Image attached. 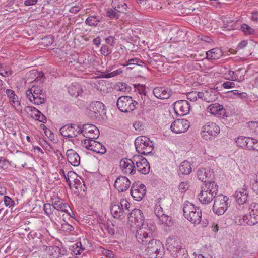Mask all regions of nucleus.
Here are the masks:
<instances>
[{"label": "nucleus", "mask_w": 258, "mask_h": 258, "mask_svg": "<svg viewBox=\"0 0 258 258\" xmlns=\"http://www.w3.org/2000/svg\"><path fill=\"white\" fill-rule=\"evenodd\" d=\"M102 20V17L100 16L92 15L88 17L86 20V23L90 26H96Z\"/></svg>", "instance_id": "nucleus-42"}, {"label": "nucleus", "mask_w": 258, "mask_h": 258, "mask_svg": "<svg viewBox=\"0 0 258 258\" xmlns=\"http://www.w3.org/2000/svg\"><path fill=\"white\" fill-rule=\"evenodd\" d=\"M134 160L128 158H124L120 161V169L125 175H133L136 173V167Z\"/></svg>", "instance_id": "nucleus-15"}, {"label": "nucleus", "mask_w": 258, "mask_h": 258, "mask_svg": "<svg viewBox=\"0 0 258 258\" xmlns=\"http://www.w3.org/2000/svg\"><path fill=\"white\" fill-rule=\"evenodd\" d=\"M134 160L136 164V169L138 172L143 174H147L149 172L150 165L145 158L141 156H135Z\"/></svg>", "instance_id": "nucleus-16"}, {"label": "nucleus", "mask_w": 258, "mask_h": 258, "mask_svg": "<svg viewBox=\"0 0 258 258\" xmlns=\"http://www.w3.org/2000/svg\"><path fill=\"white\" fill-rule=\"evenodd\" d=\"M68 161L74 166H78L80 163V157L79 154L73 149H68L66 152Z\"/></svg>", "instance_id": "nucleus-26"}, {"label": "nucleus", "mask_w": 258, "mask_h": 258, "mask_svg": "<svg viewBox=\"0 0 258 258\" xmlns=\"http://www.w3.org/2000/svg\"><path fill=\"white\" fill-rule=\"evenodd\" d=\"M54 207L55 210V214L56 215L57 218L59 217L57 215L59 214V212H64L68 215H70L69 211L70 209L69 206L67 204L63 203V201L56 203Z\"/></svg>", "instance_id": "nucleus-31"}, {"label": "nucleus", "mask_w": 258, "mask_h": 258, "mask_svg": "<svg viewBox=\"0 0 258 258\" xmlns=\"http://www.w3.org/2000/svg\"><path fill=\"white\" fill-rule=\"evenodd\" d=\"M12 71L9 67L4 65L0 64V75L4 77H7L12 74Z\"/></svg>", "instance_id": "nucleus-47"}, {"label": "nucleus", "mask_w": 258, "mask_h": 258, "mask_svg": "<svg viewBox=\"0 0 258 258\" xmlns=\"http://www.w3.org/2000/svg\"><path fill=\"white\" fill-rule=\"evenodd\" d=\"M43 210L45 213L52 220H57L56 215L55 214L54 206L49 203L44 205Z\"/></svg>", "instance_id": "nucleus-34"}, {"label": "nucleus", "mask_w": 258, "mask_h": 258, "mask_svg": "<svg viewBox=\"0 0 258 258\" xmlns=\"http://www.w3.org/2000/svg\"><path fill=\"white\" fill-rule=\"evenodd\" d=\"M76 177V174H75L74 172H69L67 174V176L64 175V177L67 182L68 183L70 188H72V178L73 177Z\"/></svg>", "instance_id": "nucleus-54"}, {"label": "nucleus", "mask_w": 258, "mask_h": 258, "mask_svg": "<svg viewBox=\"0 0 258 258\" xmlns=\"http://www.w3.org/2000/svg\"><path fill=\"white\" fill-rule=\"evenodd\" d=\"M130 203L126 200L121 199L120 202L112 204L111 213L114 218L122 219L129 213Z\"/></svg>", "instance_id": "nucleus-3"}, {"label": "nucleus", "mask_w": 258, "mask_h": 258, "mask_svg": "<svg viewBox=\"0 0 258 258\" xmlns=\"http://www.w3.org/2000/svg\"><path fill=\"white\" fill-rule=\"evenodd\" d=\"M6 93L8 97L9 98V99L17 96L15 94L14 91L11 89H7Z\"/></svg>", "instance_id": "nucleus-64"}, {"label": "nucleus", "mask_w": 258, "mask_h": 258, "mask_svg": "<svg viewBox=\"0 0 258 258\" xmlns=\"http://www.w3.org/2000/svg\"><path fill=\"white\" fill-rule=\"evenodd\" d=\"M104 105L100 101L92 102L89 107V114L92 117H97L104 111Z\"/></svg>", "instance_id": "nucleus-22"}, {"label": "nucleus", "mask_w": 258, "mask_h": 258, "mask_svg": "<svg viewBox=\"0 0 258 258\" xmlns=\"http://www.w3.org/2000/svg\"><path fill=\"white\" fill-rule=\"evenodd\" d=\"M30 99H29L32 103L34 104L35 105H40L44 103L45 101L46 96L45 95H36L33 94L31 97H30Z\"/></svg>", "instance_id": "nucleus-41"}, {"label": "nucleus", "mask_w": 258, "mask_h": 258, "mask_svg": "<svg viewBox=\"0 0 258 258\" xmlns=\"http://www.w3.org/2000/svg\"><path fill=\"white\" fill-rule=\"evenodd\" d=\"M207 112L211 114L224 118L226 114V110L223 106L218 103H213L208 106L206 109Z\"/></svg>", "instance_id": "nucleus-20"}, {"label": "nucleus", "mask_w": 258, "mask_h": 258, "mask_svg": "<svg viewBox=\"0 0 258 258\" xmlns=\"http://www.w3.org/2000/svg\"><path fill=\"white\" fill-rule=\"evenodd\" d=\"M119 89L121 91H124V92H129L131 88L130 86H128L126 83H120L119 85H118Z\"/></svg>", "instance_id": "nucleus-58"}, {"label": "nucleus", "mask_w": 258, "mask_h": 258, "mask_svg": "<svg viewBox=\"0 0 258 258\" xmlns=\"http://www.w3.org/2000/svg\"><path fill=\"white\" fill-rule=\"evenodd\" d=\"M32 94L39 95V96L41 95H45V94L42 92L41 87L38 86H33L31 88L27 90L26 92L27 98L28 99H30V97L32 96Z\"/></svg>", "instance_id": "nucleus-39"}, {"label": "nucleus", "mask_w": 258, "mask_h": 258, "mask_svg": "<svg viewBox=\"0 0 258 258\" xmlns=\"http://www.w3.org/2000/svg\"><path fill=\"white\" fill-rule=\"evenodd\" d=\"M146 192V187L143 184H133L131 189V194L133 198L137 201H141Z\"/></svg>", "instance_id": "nucleus-19"}, {"label": "nucleus", "mask_w": 258, "mask_h": 258, "mask_svg": "<svg viewBox=\"0 0 258 258\" xmlns=\"http://www.w3.org/2000/svg\"><path fill=\"white\" fill-rule=\"evenodd\" d=\"M212 173L210 171H207L205 168H199L197 172L198 179L205 182V180H208L211 178Z\"/></svg>", "instance_id": "nucleus-35"}, {"label": "nucleus", "mask_w": 258, "mask_h": 258, "mask_svg": "<svg viewBox=\"0 0 258 258\" xmlns=\"http://www.w3.org/2000/svg\"><path fill=\"white\" fill-rule=\"evenodd\" d=\"M225 74L229 76L228 79L231 81H240V79H239V77H238L237 76V72H234L231 70H229Z\"/></svg>", "instance_id": "nucleus-51"}, {"label": "nucleus", "mask_w": 258, "mask_h": 258, "mask_svg": "<svg viewBox=\"0 0 258 258\" xmlns=\"http://www.w3.org/2000/svg\"><path fill=\"white\" fill-rule=\"evenodd\" d=\"M164 199L162 198H159L156 201V203L155 206L154 212L157 217L162 216L164 214L163 213V203L164 202Z\"/></svg>", "instance_id": "nucleus-40"}, {"label": "nucleus", "mask_w": 258, "mask_h": 258, "mask_svg": "<svg viewBox=\"0 0 258 258\" xmlns=\"http://www.w3.org/2000/svg\"><path fill=\"white\" fill-rule=\"evenodd\" d=\"M59 131L64 137L74 138L81 134V124H68L61 127Z\"/></svg>", "instance_id": "nucleus-12"}, {"label": "nucleus", "mask_w": 258, "mask_h": 258, "mask_svg": "<svg viewBox=\"0 0 258 258\" xmlns=\"http://www.w3.org/2000/svg\"><path fill=\"white\" fill-rule=\"evenodd\" d=\"M155 227L151 224L143 225L139 227L136 231L135 237L138 243L143 245L147 243L152 239L153 232Z\"/></svg>", "instance_id": "nucleus-4"}, {"label": "nucleus", "mask_w": 258, "mask_h": 258, "mask_svg": "<svg viewBox=\"0 0 258 258\" xmlns=\"http://www.w3.org/2000/svg\"><path fill=\"white\" fill-rule=\"evenodd\" d=\"M153 93L157 98L166 99L171 95V91L165 87H156L153 90Z\"/></svg>", "instance_id": "nucleus-27"}, {"label": "nucleus", "mask_w": 258, "mask_h": 258, "mask_svg": "<svg viewBox=\"0 0 258 258\" xmlns=\"http://www.w3.org/2000/svg\"><path fill=\"white\" fill-rule=\"evenodd\" d=\"M146 251L151 258H162L164 254V246L159 240L152 239L147 244Z\"/></svg>", "instance_id": "nucleus-5"}, {"label": "nucleus", "mask_w": 258, "mask_h": 258, "mask_svg": "<svg viewBox=\"0 0 258 258\" xmlns=\"http://www.w3.org/2000/svg\"><path fill=\"white\" fill-rule=\"evenodd\" d=\"M217 92L212 88L200 92V99L207 102H213L217 98Z\"/></svg>", "instance_id": "nucleus-24"}, {"label": "nucleus", "mask_w": 258, "mask_h": 258, "mask_svg": "<svg viewBox=\"0 0 258 258\" xmlns=\"http://www.w3.org/2000/svg\"><path fill=\"white\" fill-rule=\"evenodd\" d=\"M105 42L107 45H109L110 47H113L115 43L114 37L109 36L105 39Z\"/></svg>", "instance_id": "nucleus-60"}, {"label": "nucleus", "mask_w": 258, "mask_h": 258, "mask_svg": "<svg viewBox=\"0 0 258 258\" xmlns=\"http://www.w3.org/2000/svg\"><path fill=\"white\" fill-rule=\"evenodd\" d=\"M248 197V192L244 189H241L236 191L235 197L236 201L238 203L239 205L237 207V209L240 210L241 208H244V204L247 200Z\"/></svg>", "instance_id": "nucleus-25"}, {"label": "nucleus", "mask_w": 258, "mask_h": 258, "mask_svg": "<svg viewBox=\"0 0 258 258\" xmlns=\"http://www.w3.org/2000/svg\"><path fill=\"white\" fill-rule=\"evenodd\" d=\"M188 188V183L186 182H181L179 185V189L181 192H184Z\"/></svg>", "instance_id": "nucleus-61"}, {"label": "nucleus", "mask_w": 258, "mask_h": 258, "mask_svg": "<svg viewBox=\"0 0 258 258\" xmlns=\"http://www.w3.org/2000/svg\"><path fill=\"white\" fill-rule=\"evenodd\" d=\"M130 185L131 181L129 179L123 176L118 177L114 183V187L120 192L126 191Z\"/></svg>", "instance_id": "nucleus-21"}, {"label": "nucleus", "mask_w": 258, "mask_h": 258, "mask_svg": "<svg viewBox=\"0 0 258 258\" xmlns=\"http://www.w3.org/2000/svg\"><path fill=\"white\" fill-rule=\"evenodd\" d=\"M10 102L17 111L21 110V103L18 100V98L17 96L10 99Z\"/></svg>", "instance_id": "nucleus-48"}, {"label": "nucleus", "mask_w": 258, "mask_h": 258, "mask_svg": "<svg viewBox=\"0 0 258 258\" xmlns=\"http://www.w3.org/2000/svg\"><path fill=\"white\" fill-rule=\"evenodd\" d=\"M157 218L159 219V223L165 226L170 227L173 224L171 218L165 214Z\"/></svg>", "instance_id": "nucleus-43"}, {"label": "nucleus", "mask_w": 258, "mask_h": 258, "mask_svg": "<svg viewBox=\"0 0 258 258\" xmlns=\"http://www.w3.org/2000/svg\"><path fill=\"white\" fill-rule=\"evenodd\" d=\"M191 172L190 164L187 161L182 162L179 167V173L181 174H189Z\"/></svg>", "instance_id": "nucleus-38"}, {"label": "nucleus", "mask_w": 258, "mask_h": 258, "mask_svg": "<svg viewBox=\"0 0 258 258\" xmlns=\"http://www.w3.org/2000/svg\"><path fill=\"white\" fill-rule=\"evenodd\" d=\"M205 186L202 187L210 193L216 196L218 190V186L217 183L214 181L207 180H205Z\"/></svg>", "instance_id": "nucleus-32"}, {"label": "nucleus", "mask_w": 258, "mask_h": 258, "mask_svg": "<svg viewBox=\"0 0 258 258\" xmlns=\"http://www.w3.org/2000/svg\"><path fill=\"white\" fill-rule=\"evenodd\" d=\"M128 221L131 222V226L140 227L143 225H147L144 223V217L143 213L139 209H134L130 213L128 217Z\"/></svg>", "instance_id": "nucleus-10"}, {"label": "nucleus", "mask_w": 258, "mask_h": 258, "mask_svg": "<svg viewBox=\"0 0 258 258\" xmlns=\"http://www.w3.org/2000/svg\"><path fill=\"white\" fill-rule=\"evenodd\" d=\"M249 142L248 150L258 151V140L251 138Z\"/></svg>", "instance_id": "nucleus-50"}, {"label": "nucleus", "mask_w": 258, "mask_h": 258, "mask_svg": "<svg viewBox=\"0 0 258 258\" xmlns=\"http://www.w3.org/2000/svg\"><path fill=\"white\" fill-rule=\"evenodd\" d=\"M82 144L85 148L97 153L103 154L106 152L105 147L94 139H85Z\"/></svg>", "instance_id": "nucleus-11"}, {"label": "nucleus", "mask_w": 258, "mask_h": 258, "mask_svg": "<svg viewBox=\"0 0 258 258\" xmlns=\"http://www.w3.org/2000/svg\"><path fill=\"white\" fill-rule=\"evenodd\" d=\"M81 134L87 139H95L99 136V131L97 127L92 124L81 125Z\"/></svg>", "instance_id": "nucleus-13"}, {"label": "nucleus", "mask_w": 258, "mask_h": 258, "mask_svg": "<svg viewBox=\"0 0 258 258\" xmlns=\"http://www.w3.org/2000/svg\"><path fill=\"white\" fill-rule=\"evenodd\" d=\"M220 127L216 123L209 122L202 127L201 134L205 140H210L212 137H216L220 133Z\"/></svg>", "instance_id": "nucleus-9"}, {"label": "nucleus", "mask_w": 258, "mask_h": 258, "mask_svg": "<svg viewBox=\"0 0 258 258\" xmlns=\"http://www.w3.org/2000/svg\"><path fill=\"white\" fill-rule=\"evenodd\" d=\"M25 110L33 119L43 123L46 122V117L35 107L27 106L25 107Z\"/></svg>", "instance_id": "nucleus-23"}, {"label": "nucleus", "mask_w": 258, "mask_h": 258, "mask_svg": "<svg viewBox=\"0 0 258 258\" xmlns=\"http://www.w3.org/2000/svg\"><path fill=\"white\" fill-rule=\"evenodd\" d=\"M167 250L175 258H187L188 254L176 238L169 237L166 240Z\"/></svg>", "instance_id": "nucleus-2"}, {"label": "nucleus", "mask_w": 258, "mask_h": 258, "mask_svg": "<svg viewBox=\"0 0 258 258\" xmlns=\"http://www.w3.org/2000/svg\"><path fill=\"white\" fill-rule=\"evenodd\" d=\"M112 7H114L119 14L120 13H124L127 8L126 4L122 1L112 0Z\"/></svg>", "instance_id": "nucleus-36"}, {"label": "nucleus", "mask_w": 258, "mask_h": 258, "mask_svg": "<svg viewBox=\"0 0 258 258\" xmlns=\"http://www.w3.org/2000/svg\"><path fill=\"white\" fill-rule=\"evenodd\" d=\"M174 110L177 115L184 116L189 113L190 105L187 100H178L174 104Z\"/></svg>", "instance_id": "nucleus-14"}, {"label": "nucleus", "mask_w": 258, "mask_h": 258, "mask_svg": "<svg viewBox=\"0 0 258 258\" xmlns=\"http://www.w3.org/2000/svg\"><path fill=\"white\" fill-rule=\"evenodd\" d=\"M229 198L222 194L217 195L214 199L213 205V212L218 215H223L229 206L228 201Z\"/></svg>", "instance_id": "nucleus-7"}, {"label": "nucleus", "mask_w": 258, "mask_h": 258, "mask_svg": "<svg viewBox=\"0 0 258 258\" xmlns=\"http://www.w3.org/2000/svg\"><path fill=\"white\" fill-rule=\"evenodd\" d=\"M222 86L225 89L232 88L235 87V83L231 81H226L223 83Z\"/></svg>", "instance_id": "nucleus-63"}, {"label": "nucleus", "mask_w": 258, "mask_h": 258, "mask_svg": "<svg viewBox=\"0 0 258 258\" xmlns=\"http://www.w3.org/2000/svg\"><path fill=\"white\" fill-rule=\"evenodd\" d=\"M42 250L45 253L46 256L49 258L57 257L60 254V249L56 246H42Z\"/></svg>", "instance_id": "nucleus-28"}, {"label": "nucleus", "mask_w": 258, "mask_h": 258, "mask_svg": "<svg viewBox=\"0 0 258 258\" xmlns=\"http://www.w3.org/2000/svg\"><path fill=\"white\" fill-rule=\"evenodd\" d=\"M144 62L140 59L137 58H132L128 60L123 66L126 67L128 65H138L140 66H143L144 65Z\"/></svg>", "instance_id": "nucleus-44"}, {"label": "nucleus", "mask_w": 258, "mask_h": 258, "mask_svg": "<svg viewBox=\"0 0 258 258\" xmlns=\"http://www.w3.org/2000/svg\"><path fill=\"white\" fill-rule=\"evenodd\" d=\"M250 137H246L244 136H239L236 139V143L237 145L241 148L248 150Z\"/></svg>", "instance_id": "nucleus-37"}, {"label": "nucleus", "mask_w": 258, "mask_h": 258, "mask_svg": "<svg viewBox=\"0 0 258 258\" xmlns=\"http://www.w3.org/2000/svg\"><path fill=\"white\" fill-rule=\"evenodd\" d=\"M61 230L63 231L70 232L74 230V227L70 224L64 222L61 224Z\"/></svg>", "instance_id": "nucleus-57"}, {"label": "nucleus", "mask_w": 258, "mask_h": 258, "mask_svg": "<svg viewBox=\"0 0 258 258\" xmlns=\"http://www.w3.org/2000/svg\"><path fill=\"white\" fill-rule=\"evenodd\" d=\"M4 202L6 206L10 208L13 207L15 206V202L9 197L4 196Z\"/></svg>", "instance_id": "nucleus-55"}, {"label": "nucleus", "mask_w": 258, "mask_h": 258, "mask_svg": "<svg viewBox=\"0 0 258 258\" xmlns=\"http://www.w3.org/2000/svg\"><path fill=\"white\" fill-rule=\"evenodd\" d=\"M110 47H111L108 45L103 44L100 48L101 54L105 56H107L110 55L112 51Z\"/></svg>", "instance_id": "nucleus-49"}, {"label": "nucleus", "mask_w": 258, "mask_h": 258, "mask_svg": "<svg viewBox=\"0 0 258 258\" xmlns=\"http://www.w3.org/2000/svg\"><path fill=\"white\" fill-rule=\"evenodd\" d=\"M216 196H214L202 187V190H201L200 193L198 195V199L202 204H208L210 203Z\"/></svg>", "instance_id": "nucleus-29"}, {"label": "nucleus", "mask_w": 258, "mask_h": 258, "mask_svg": "<svg viewBox=\"0 0 258 258\" xmlns=\"http://www.w3.org/2000/svg\"><path fill=\"white\" fill-rule=\"evenodd\" d=\"M184 217L194 224H198L201 221V210L189 202L184 204L183 208Z\"/></svg>", "instance_id": "nucleus-1"}, {"label": "nucleus", "mask_w": 258, "mask_h": 258, "mask_svg": "<svg viewBox=\"0 0 258 258\" xmlns=\"http://www.w3.org/2000/svg\"><path fill=\"white\" fill-rule=\"evenodd\" d=\"M200 92L192 91L187 94L188 99L191 101H196L198 98H200Z\"/></svg>", "instance_id": "nucleus-53"}, {"label": "nucleus", "mask_w": 258, "mask_h": 258, "mask_svg": "<svg viewBox=\"0 0 258 258\" xmlns=\"http://www.w3.org/2000/svg\"><path fill=\"white\" fill-rule=\"evenodd\" d=\"M222 55V51L218 48H214L206 52L207 58L209 59H218Z\"/></svg>", "instance_id": "nucleus-33"}, {"label": "nucleus", "mask_w": 258, "mask_h": 258, "mask_svg": "<svg viewBox=\"0 0 258 258\" xmlns=\"http://www.w3.org/2000/svg\"><path fill=\"white\" fill-rule=\"evenodd\" d=\"M137 102L133 100L132 98L127 96H122L117 101V106L122 112H130L136 108Z\"/></svg>", "instance_id": "nucleus-8"}, {"label": "nucleus", "mask_w": 258, "mask_h": 258, "mask_svg": "<svg viewBox=\"0 0 258 258\" xmlns=\"http://www.w3.org/2000/svg\"><path fill=\"white\" fill-rule=\"evenodd\" d=\"M122 73V71L121 69H118L109 74H107L105 75L104 77L106 78H111L114 77L117 75L120 74Z\"/></svg>", "instance_id": "nucleus-59"}, {"label": "nucleus", "mask_w": 258, "mask_h": 258, "mask_svg": "<svg viewBox=\"0 0 258 258\" xmlns=\"http://www.w3.org/2000/svg\"><path fill=\"white\" fill-rule=\"evenodd\" d=\"M247 125L251 132L255 135L258 134V122L249 121L247 123Z\"/></svg>", "instance_id": "nucleus-52"}, {"label": "nucleus", "mask_w": 258, "mask_h": 258, "mask_svg": "<svg viewBox=\"0 0 258 258\" xmlns=\"http://www.w3.org/2000/svg\"><path fill=\"white\" fill-rule=\"evenodd\" d=\"M240 29L246 35L252 34L254 32V29L245 23L241 25Z\"/></svg>", "instance_id": "nucleus-46"}, {"label": "nucleus", "mask_w": 258, "mask_h": 258, "mask_svg": "<svg viewBox=\"0 0 258 258\" xmlns=\"http://www.w3.org/2000/svg\"><path fill=\"white\" fill-rule=\"evenodd\" d=\"M189 127V122L186 119H177L173 121L171 126V131L176 134L186 132Z\"/></svg>", "instance_id": "nucleus-18"}, {"label": "nucleus", "mask_w": 258, "mask_h": 258, "mask_svg": "<svg viewBox=\"0 0 258 258\" xmlns=\"http://www.w3.org/2000/svg\"><path fill=\"white\" fill-rule=\"evenodd\" d=\"M137 151L141 154L148 155L153 149V144L150 139L145 136L137 137L135 141Z\"/></svg>", "instance_id": "nucleus-6"}, {"label": "nucleus", "mask_w": 258, "mask_h": 258, "mask_svg": "<svg viewBox=\"0 0 258 258\" xmlns=\"http://www.w3.org/2000/svg\"><path fill=\"white\" fill-rule=\"evenodd\" d=\"M194 255H195L194 258H213L212 255H211L210 254H208L207 253H203V254H197L196 252H194Z\"/></svg>", "instance_id": "nucleus-62"}, {"label": "nucleus", "mask_w": 258, "mask_h": 258, "mask_svg": "<svg viewBox=\"0 0 258 258\" xmlns=\"http://www.w3.org/2000/svg\"><path fill=\"white\" fill-rule=\"evenodd\" d=\"M106 14L107 16L110 19H117L119 18L120 16V14L116 9H114V7H113V8L108 9L107 11Z\"/></svg>", "instance_id": "nucleus-45"}, {"label": "nucleus", "mask_w": 258, "mask_h": 258, "mask_svg": "<svg viewBox=\"0 0 258 258\" xmlns=\"http://www.w3.org/2000/svg\"><path fill=\"white\" fill-rule=\"evenodd\" d=\"M72 178V188L74 187L75 189L79 190L81 188V182L80 180L76 177H73Z\"/></svg>", "instance_id": "nucleus-56"}, {"label": "nucleus", "mask_w": 258, "mask_h": 258, "mask_svg": "<svg viewBox=\"0 0 258 258\" xmlns=\"http://www.w3.org/2000/svg\"><path fill=\"white\" fill-rule=\"evenodd\" d=\"M249 215L247 216V224L254 225L258 223V204L251 203L248 207Z\"/></svg>", "instance_id": "nucleus-17"}, {"label": "nucleus", "mask_w": 258, "mask_h": 258, "mask_svg": "<svg viewBox=\"0 0 258 258\" xmlns=\"http://www.w3.org/2000/svg\"><path fill=\"white\" fill-rule=\"evenodd\" d=\"M69 94L73 97H77L82 94L83 91L78 83L71 84L68 89Z\"/></svg>", "instance_id": "nucleus-30"}]
</instances>
